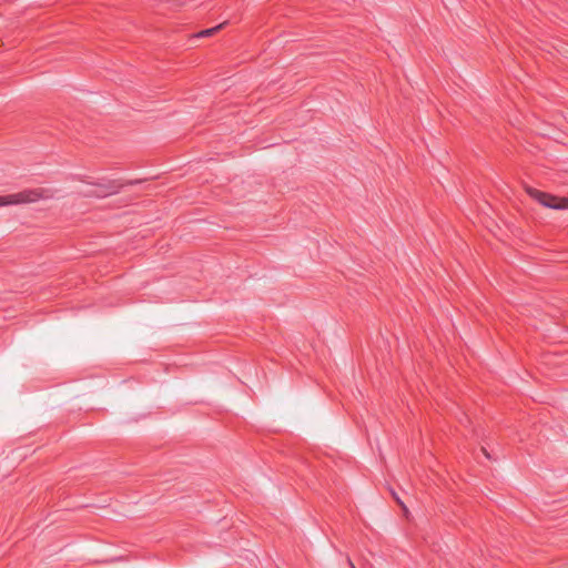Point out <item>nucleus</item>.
<instances>
[{
  "label": "nucleus",
  "instance_id": "nucleus-1",
  "mask_svg": "<svg viewBox=\"0 0 568 568\" xmlns=\"http://www.w3.org/2000/svg\"><path fill=\"white\" fill-rule=\"evenodd\" d=\"M527 193L538 203H540L545 207L554 209V210H567L568 209V199L567 197H558L552 194L539 191L531 186L526 187Z\"/></svg>",
  "mask_w": 568,
  "mask_h": 568
},
{
  "label": "nucleus",
  "instance_id": "nucleus-2",
  "mask_svg": "<svg viewBox=\"0 0 568 568\" xmlns=\"http://www.w3.org/2000/svg\"><path fill=\"white\" fill-rule=\"evenodd\" d=\"M42 196L41 190H24L14 194L0 195V206L32 203Z\"/></svg>",
  "mask_w": 568,
  "mask_h": 568
},
{
  "label": "nucleus",
  "instance_id": "nucleus-3",
  "mask_svg": "<svg viewBox=\"0 0 568 568\" xmlns=\"http://www.w3.org/2000/svg\"><path fill=\"white\" fill-rule=\"evenodd\" d=\"M98 189L87 193L88 196H97V197H105L108 195L118 193L120 190V185L114 181H109L108 183H100L97 185Z\"/></svg>",
  "mask_w": 568,
  "mask_h": 568
},
{
  "label": "nucleus",
  "instance_id": "nucleus-4",
  "mask_svg": "<svg viewBox=\"0 0 568 568\" xmlns=\"http://www.w3.org/2000/svg\"><path fill=\"white\" fill-rule=\"evenodd\" d=\"M223 27V23L214 27V28H210V29H206V30H203L201 31L197 37H209V36H212L213 33H215L217 30H220L221 28Z\"/></svg>",
  "mask_w": 568,
  "mask_h": 568
},
{
  "label": "nucleus",
  "instance_id": "nucleus-5",
  "mask_svg": "<svg viewBox=\"0 0 568 568\" xmlns=\"http://www.w3.org/2000/svg\"><path fill=\"white\" fill-rule=\"evenodd\" d=\"M390 493H392V496L394 497V499L396 500V503L402 507L403 511L406 515L408 513L406 505L403 503V500L399 498V496L394 490H390Z\"/></svg>",
  "mask_w": 568,
  "mask_h": 568
},
{
  "label": "nucleus",
  "instance_id": "nucleus-6",
  "mask_svg": "<svg viewBox=\"0 0 568 568\" xmlns=\"http://www.w3.org/2000/svg\"><path fill=\"white\" fill-rule=\"evenodd\" d=\"M483 452L486 454V457L489 458V454H487V452L485 450V448H483Z\"/></svg>",
  "mask_w": 568,
  "mask_h": 568
}]
</instances>
